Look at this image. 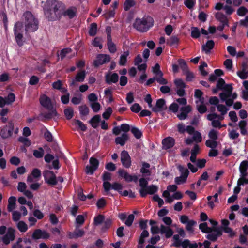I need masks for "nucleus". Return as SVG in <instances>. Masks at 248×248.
Masks as SVG:
<instances>
[{"instance_id": "46", "label": "nucleus", "mask_w": 248, "mask_h": 248, "mask_svg": "<svg viewBox=\"0 0 248 248\" xmlns=\"http://www.w3.org/2000/svg\"><path fill=\"white\" fill-rule=\"evenodd\" d=\"M135 5V1L133 0H126L124 5V9L128 11L130 8Z\"/></svg>"}, {"instance_id": "26", "label": "nucleus", "mask_w": 248, "mask_h": 248, "mask_svg": "<svg viewBox=\"0 0 248 248\" xmlns=\"http://www.w3.org/2000/svg\"><path fill=\"white\" fill-rule=\"evenodd\" d=\"M214 42L213 40H209L207 42L205 45L202 46V50L205 51L206 54L210 52L214 46Z\"/></svg>"}, {"instance_id": "4", "label": "nucleus", "mask_w": 248, "mask_h": 248, "mask_svg": "<svg viewBox=\"0 0 248 248\" xmlns=\"http://www.w3.org/2000/svg\"><path fill=\"white\" fill-rule=\"evenodd\" d=\"M233 87L231 84H227L225 91L219 94V97L222 102H225L227 106H231L233 104V100L236 99L237 94L236 93H232Z\"/></svg>"}, {"instance_id": "64", "label": "nucleus", "mask_w": 248, "mask_h": 248, "mask_svg": "<svg viewBox=\"0 0 248 248\" xmlns=\"http://www.w3.org/2000/svg\"><path fill=\"white\" fill-rule=\"evenodd\" d=\"M103 187L104 191L108 194L109 190L112 189V185L109 182H104Z\"/></svg>"}, {"instance_id": "20", "label": "nucleus", "mask_w": 248, "mask_h": 248, "mask_svg": "<svg viewBox=\"0 0 248 248\" xmlns=\"http://www.w3.org/2000/svg\"><path fill=\"white\" fill-rule=\"evenodd\" d=\"M175 144V140L171 137H167L162 140V144L164 149H168L172 147Z\"/></svg>"}, {"instance_id": "19", "label": "nucleus", "mask_w": 248, "mask_h": 248, "mask_svg": "<svg viewBox=\"0 0 248 248\" xmlns=\"http://www.w3.org/2000/svg\"><path fill=\"white\" fill-rule=\"evenodd\" d=\"M86 77V72L85 71H82L78 72L76 76L75 79H72L70 83V86H74L75 82H83Z\"/></svg>"}, {"instance_id": "27", "label": "nucleus", "mask_w": 248, "mask_h": 248, "mask_svg": "<svg viewBox=\"0 0 248 248\" xmlns=\"http://www.w3.org/2000/svg\"><path fill=\"white\" fill-rule=\"evenodd\" d=\"M16 199L15 197L11 196L8 199V205L7 209L8 211L11 212L15 209Z\"/></svg>"}, {"instance_id": "10", "label": "nucleus", "mask_w": 248, "mask_h": 248, "mask_svg": "<svg viewBox=\"0 0 248 248\" xmlns=\"http://www.w3.org/2000/svg\"><path fill=\"white\" fill-rule=\"evenodd\" d=\"M218 115L216 113H211L207 115V118L208 120L211 121V124L213 127L220 129L222 127L226 126V125H221L219 120L217 119Z\"/></svg>"}, {"instance_id": "38", "label": "nucleus", "mask_w": 248, "mask_h": 248, "mask_svg": "<svg viewBox=\"0 0 248 248\" xmlns=\"http://www.w3.org/2000/svg\"><path fill=\"white\" fill-rule=\"evenodd\" d=\"M179 41V38L177 36H173L167 40V43L170 46H174L178 44Z\"/></svg>"}, {"instance_id": "30", "label": "nucleus", "mask_w": 248, "mask_h": 248, "mask_svg": "<svg viewBox=\"0 0 248 248\" xmlns=\"http://www.w3.org/2000/svg\"><path fill=\"white\" fill-rule=\"evenodd\" d=\"M101 121V117L99 115H96L93 116L90 121L91 125L93 128H96L98 126V124Z\"/></svg>"}, {"instance_id": "47", "label": "nucleus", "mask_w": 248, "mask_h": 248, "mask_svg": "<svg viewBox=\"0 0 248 248\" xmlns=\"http://www.w3.org/2000/svg\"><path fill=\"white\" fill-rule=\"evenodd\" d=\"M97 31V25L95 23H93L90 25L89 31V33L91 36H94Z\"/></svg>"}, {"instance_id": "50", "label": "nucleus", "mask_w": 248, "mask_h": 248, "mask_svg": "<svg viewBox=\"0 0 248 248\" xmlns=\"http://www.w3.org/2000/svg\"><path fill=\"white\" fill-rule=\"evenodd\" d=\"M217 110L222 115H225L229 110L224 105L218 104L217 106Z\"/></svg>"}, {"instance_id": "1", "label": "nucleus", "mask_w": 248, "mask_h": 248, "mask_svg": "<svg viewBox=\"0 0 248 248\" xmlns=\"http://www.w3.org/2000/svg\"><path fill=\"white\" fill-rule=\"evenodd\" d=\"M46 17L50 21L59 19L63 14L64 5L56 0H48L42 5Z\"/></svg>"}, {"instance_id": "7", "label": "nucleus", "mask_w": 248, "mask_h": 248, "mask_svg": "<svg viewBox=\"0 0 248 248\" xmlns=\"http://www.w3.org/2000/svg\"><path fill=\"white\" fill-rule=\"evenodd\" d=\"M14 124L10 121L8 124L4 126L0 130V134L3 139H7L10 137L13 132Z\"/></svg>"}, {"instance_id": "8", "label": "nucleus", "mask_w": 248, "mask_h": 248, "mask_svg": "<svg viewBox=\"0 0 248 248\" xmlns=\"http://www.w3.org/2000/svg\"><path fill=\"white\" fill-rule=\"evenodd\" d=\"M90 165H87L86 167V172L92 175L94 171L97 170L99 166V161L95 158L91 157L89 160Z\"/></svg>"}, {"instance_id": "36", "label": "nucleus", "mask_w": 248, "mask_h": 248, "mask_svg": "<svg viewBox=\"0 0 248 248\" xmlns=\"http://www.w3.org/2000/svg\"><path fill=\"white\" fill-rule=\"evenodd\" d=\"M199 229L203 232L208 233L213 231V229L208 227L207 223H201L199 225Z\"/></svg>"}, {"instance_id": "48", "label": "nucleus", "mask_w": 248, "mask_h": 248, "mask_svg": "<svg viewBox=\"0 0 248 248\" xmlns=\"http://www.w3.org/2000/svg\"><path fill=\"white\" fill-rule=\"evenodd\" d=\"M152 72L155 75V76L163 75V73L160 70L159 64L156 63L152 68Z\"/></svg>"}, {"instance_id": "28", "label": "nucleus", "mask_w": 248, "mask_h": 248, "mask_svg": "<svg viewBox=\"0 0 248 248\" xmlns=\"http://www.w3.org/2000/svg\"><path fill=\"white\" fill-rule=\"evenodd\" d=\"M76 9L75 7H71L66 11H64V9L63 11L62 15L64 16H67L70 18H72L76 15Z\"/></svg>"}, {"instance_id": "57", "label": "nucleus", "mask_w": 248, "mask_h": 248, "mask_svg": "<svg viewBox=\"0 0 248 248\" xmlns=\"http://www.w3.org/2000/svg\"><path fill=\"white\" fill-rule=\"evenodd\" d=\"M206 145L212 149L215 148L217 146V142L216 140H207L206 141Z\"/></svg>"}, {"instance_id": "45", "label": "nucleus", "mask_w": 248, "mask_h": 248, "mask_svg": "<svg viewBox=\"0 0 248 248\" xmlns=\"http://www.w3.org/2000/svg\"><path fill=\"white\" fill-rule=\"evenodd\" d=\"M179 65L180 68L182 70L183 73L186 72L188 70V67L185 61L183 59H180L178 61Z\"/></svg>"}, {"instance_id": "6", "label": "nucleus", "mask_w": 248, "mask_h": 248, "mask_svg": "<svg viewBox=\"0 0 248 248\" xmlns=\"http://www.w3.org/2000/svg\"><path fill=\"white\" fill-rule=\"evenodd\" d=\"M14 35L18 45L22 46L23 45V24L20 22H17L14 28Z\"/></svg>"}, {"instance_id": "41", "label": "nucleus", "mask_w": 248, "mask_h": 248, "mask_svg": "<svg viewBox=\"0 0 248 248\" xmlns=\"http://www.w3.org/2000/svg\"><path fill=\"white\" fill-rule=\"evenodd\" d=\"M80 114L82 116H86L89 114V108L85 105H82L79 108Z\"/></svg>"}, {"instance_id": "17", "label": "nucleus", "mask_w": 248, "mask_h": 248, "mask_svg": "<svg viewBox=\"0 0 248 248\" xmlns=\"http://www.w3.org/2000/svg\"><path fill=\"white\" fill-rule=\"evenodd\" d=\"M167 108L165 104V101L163 99H159L156 101L155 106L152 108V110L154 112H160Z\"/></svg>"}, {"instance_id": "24", "label": "nucleus", "mask_w": 248, "mask_h": 248, "mask_svg": "<svg viewBox=\"0 0 248 248\" xmlns=\"http://www.w3.org/2000/svg\"><path fill=\"white\" fill-rule=\"evenodd\" d=\"M129 51L128 50H126L124 51L122 54L121 55L120 57V59L119 61V64L121 66H124L126 65L127 62V57L129 55Z\"/></svg>"}, {"instance_id": "62", "label": "nucleus", "mask_w": 248, "mask_h": 248, "mask_svg": "<svg viewBox=\"0 0 248 248\" xmlns=\"http://www.w3.org/2000/svg\"><path fill=\"white\" fill-rule=\"evenodd\" d=\"M91 107L94 112H97L100 109L101 106L98 102H93L91 103Z\"/></svg>"}, {"instance_id": "51", "label": "nucleus", "mask_w": 248, "mask_h": 248, "mask_svg": "<svg viewBox=\"0 0 248 248\" xmlns=\"http://www.w3.org/2000/svg\"><path fill=\"white\" fill-rule=\"evenodd\" d=\"M64 115L67 119H71L73 116V110L72 108H65L64 111Z\"/></svg>"}, {"instance_id": "43", "label": "nucleus", "mask_w": 248, "mask_h": 248, "mask_svg": "<svg viewBox=\"0 0 248 248\" xmlns=\"http://www.w3.org/2000/svg\"><path fill=\"white\" fill-rule=\"evenodd\" d=\"M173 239L174 240V243L173 244V246L179 247L181 246L182 247V242L180 239V237L179 234H175L173 236Z\"/></svg>"}, {"instance_id": "33", "label": "nucleus", "mask_w": 248, "mask_h": 248, "mask_svg": "<svg viewBox=\"0 0 248 248\" xmlns=\"http://www.w3.org/2000/svg\"><path fill=\"white\" fill-rule=\"evenodd\" d=\"M197 248L198 244L196 243L191 244L188 239H185L182 242L183 248Z\"/></svg>"}, {"instance_id": "32", "label": "nucleus", "mask_w": 248, "mask_h": 248, "mask_svg": "<svg viewBox=\"0 0 248 248\" xmlns=\"http://www.w3.org/2000/svg\"><path fill=\"white\" fill-rule=\"evenodd\" d=\"M73 125L83 131H85L87 129L86 126L81 121L78 120H74L73 121Z\"/></svg>"}, {"instance_id": "25", "label": "nucleus", "mask_w": 248, "mask_h": 248, "mask_svg": "<svg viewBox=\"0 0 248 248\" xmlns=\"http://www.w3.org/2000/svg\"><path fill=\"white\" fill-rule=\"evenodd\" d=\"M84 233V231L83 230L76 228L73 233H69V237L70 238H76L82 237Z\"/></svg>"}, {"instance_id": "12", "label": "nucleus", "mask_w": 248, "mask_h": 248, "mask_svg": "<svg viewBox=\"0 0 248 248\" xmlns=\"http://www.w3.org/2000/svg\"><path fill=\"white\" fill-rule=\"evenodd\" d=\"M50 237V234L46 231H42L41 229H36L32 234V238L33 239H48Z\"/></svg>"}, {"instance_id": "21", "label": "nucleus", "mask_w": 248, "mask_h": 248, "mask_svg": "<svg viewBox=\"0 0 248 248\" xmlns=\"http://www.w3.org/2000/svg\"><path fill=\"white\" fill-rule=\"evenodd\" d=\"M160 232L165 234L166 238L170 237L173 234V230L169 226L161 225L160 228Z\"/></svg>"}, {"instance_id": "44", "label": "nucleus", "mask_w": 248, "mask_h": 248, "mask_svg": "<svg viewBox=\"0 0 248 248\" xmlns=\"http://www.w3.org/2000/svg\"><path fill=\"white\" fill-rule=\"evenodd\" d=\"M191 36L193 38H198L200 36V31L197 27H192Z\"/></svg>"}, {"instance_id": "55", "label": "nucleus", "mask_w": 248, "mask_h": 248, "mask_svg": "<svg viewBox=\"0 0 248 248\" xmlns=\"http://www.w3.org/2000/svg\"><path fill=\"white\" fill-rule=\"evenodd\" d=\"M187 180V178L183 176H180L175 178V183L177 185H180L185 183Z\"/></svg>"}, {"instance_id": "42", "label": "nucleus", "mask_w": 248, "mask_h": 248, "mask_svg": "<svg viewBox=\"0 0 248 248\" xmlns=\"http://www.w3.org/2000/svg\"><path fill=\"white\" fill-rule=\"evenodd\" d=\"M197 224L196 222L193 220H190L186 224V229L190 232H193L194 231L193 226L196 225Z\"/></svg>"}, {"instance_id": "14", "label": "nucleus", "mask_w": 248, "mask_h": 248, "mask_svg": "<svg viewBox=\"0 0 248 248\" xmlns=\"http://www.w3.org/2000/svg\"><path fill=\"white\" fill-rule=\"evenodd\" d=\"M118 174L121 177H123L125 181L127 182L132 181L136 182L138 180V177L136 175H130L124 170H119L118 171Z\"/></svg>"}, {"instance_id": "18", "label": "nucleus", "mask_w": 248, "mask_h": 248, "mask_svg": "<svg viewBox=\"0 0 248 248\" xmlns=\"http://www.w3.org/2000/svg\"><path fill=\"white\" fill-rule=\"evenodd\" d=\"M191 110V108L189 105L182 107L180 108V113L177 114L178 118L181 120L186 119L187 116V114Z\"/></svg>"}, {"instance_id": "63", "label": "nucleus", "mask_w": 248, "mask_h": 248, "mask_svg": "<svg viewBox=\"0 0 248 248\" xmlns=\"http://www.w3.org/2000/svg\"><path fill=\"white\" fill-rule=\"evenodd\" d=\"M149 194H154L158 190V187L155 185H150L147 187Z\"/></svg>"}, {"instance_id": "54", "label": "nucleus", "mask_w": 248, "mask_h": 248, "mask_svg": "<svg viewBox=\"0 0 248 248\" xmlns=\"http://www.w3.org/2000/svg\"><path fill=\"white\" fill-rule=\"evenodd\" d=\"M130 109L133 112L138 113L141 110V107L138 103H134L130 107Z\"/></svg>"}, {"instance_id": "56", "label": "nucleus", "mask_w": 248, "mask_h": 248, "mask_svg": "<svg viewBox=\"0 0 248 248\" xmlns=\"http://www.w3.org/2000/svg\"><path fill=\"white\" fill-rule=\"evenodd\" d=\"M44 155V150L42 148H39L33 151V155L36 158H41Z\"/></svg>"}, {"instance_id": "9", "label": "nucleus", "mask_w": 248, "mask_h": 248, "mask_svg": "<svg viewBox=\"0 0 248 248\" xmlns=\"http://www.w3.org/2000/svg\"><path fill=\"white\" fill-rule=\"evenodd\" d=\"M43 175L45 182L51 185H55L57 184L56 177L53 171L46 170L43 172Z\"/></svg>"}, {"instance_id": "31", "label": "nucleus", "mask_w": 248, "mask_h": 248, "mask_svg": "<svg viewBox=\"0 0 248 248\" xmlns=\"http://www.w3.org/2000/svg\"><path fill=\"white\" fill-rule=\"evenodd\" d=\"M208 233L209 234L207 235V238L213 241L216 240L218 236L221 235V233L219 231H216L213 232H212Z\"/></svg>"}, {"instance_id": "29", "label": "nucleus", "mask_w": 248, "mask_h": 248, "mask_svg": "<svg viewBox=\"0 0 248 248\" xmlns=\"http://www.w3.org/2000/svg\"><path fill=\"white\" fill-rule=\"evenodd\" d=\"M119 79V76L116 73H113L106 76L107 82L110 84L111 83H116Z\"/></svg>"}, {"instance_id": "37", "label": "nucleus", "mask_w": 248, "mask_h": 248, "mask_svg": "<svg viewBox=\"0 0 248 248\" xmlns=\"http://www.w3.org/2000/svg\"><path fill=\"white\" fill-rule=\"evenodd\" d=\"M216 17L221 23H228L226 16L221 12H217L216 15Z\"/></svg>"}, {"instance_id": "15", "label": "nucleus", "mask_w": 248, "mask_h": 248, "mask_svg": "<svg viewBox=\"0 0 248 248\" xmlns=\"http://www.w3.org/2000/svg\"><path fill=\"white\" fill-rule=\"evenodd\" d=\"M121 160L123 165L126 168H129L131 166V158L128 152L125 150L121 153Z\"/></svg>"}, {"instance_id": "11", "label": "nucleus", "mask_w": 248, "mask_h": 248, "mask_svg": "<svg viewBox=\"0 0 248 248\" xmlns=\"http://www.w3.org/2000/svg\"><path fill=\"white\" fill-rule=\"evenodd\" d=\"M15 237V230L11 228H9L6 234L2 238V241L5 245H8L14 240Z\"/></svg>"}, {"instance_id": "61", "label": "nucleus", "mask_w": 248, "mask_h": 248, "mask_svg": "<svg viewBox=\"0 0 248 248\" xmlns=\"http://www.w3.org/2000/svg\"><path fill=\"white\" fill-rule=\"evenodd\" d=\"M71 52V49L69 48H66L62 49L61 51L60 56L61 57V59H63L65 57H66L67 54L70 53Z\"/></svg>"}, {"instance_id": "49", "label": "nucleus", "mask_w": 248, "mask_h": 248, "mask_svg": "<svg viewBox=\"0 0 248 248\" xmlns=\"http://www.w3.org/2000/svg\"><path fill=\"white\" fill-rule=\"evenodd\" d=\"M131 131L137 139H140L142 136L141 131L136 127H132L131 129Z\"/></svg>"}, {"instance_id": "58", "label": "nucleus", "mask_w": 248, "mask_h": 248, "mask_svg": "<svg viewBox=\"0 0 248 248\" xmlns=\"http://www.w3.org/2000/svg\"><path fill=\"white\" fill-rule=\"evenodd\" d=\"M112 113V109L111 108L108 107L106 109L105 111L103 113L102 116L104 119H108L110 117Z\"/></svg>"}, {"instance_id": "40", "label": "nucleus", "mask_w": 248, "mask_h": 248, "mask_svg": "<svg viewBox=\"0 0 248 248\" xmlns=\"http://www.w3.org/2000/svg\"><path fill=\"white\" fill-rule=\"evenodd\" d=\"M17 227L20 232H26L28 228L27 225L23 221H19L17 224Z\"/></svg>"}, {"instance_id": "52", "label": "nucleus", "mask_w": 248, "mask_h": 248, "mask_svg": "<svg viewBox=\"0 0 248 248\" xmlns=\"http://www.w3.org/2000/svg\"><path fill=\"white\" fill-rule=\"evenodd\" d=\"M5 98L6 99L7 105H8L11 104L13 102L15 101L16 97L14 93H10Z\"/></svg>"}, {"instance_id": "22", "label": "nucleus", "mask_w": 248, "mask_h": 248, "mask_svg": "<svg viewBox=\"0 0 248 248\" xmlns=\"http://www.w3.org/2000/svg\"><path fill=\"white\" fill-rule=\"evenodd\" d=\"M41 171L37 169H34L31 171V175H29L27 177V181L28 183L32 182L33 181V178L38 179L41 176Z\"/></svg>"}, {"instance_id": "60", "label": "nucleus", "mask_w": 248, "mask_h": 248, "mask_svg": "<svg viewBox=\"0 0 248 248\" xmlns=\"http://www.w3.org/2000/svg\"><path fill=\"white\" fill-rule=\"evenodd\" d=\"M227 85H225V81L222 78H219L217 81V87L219 89L224 90Z\"/></svg>"}, {"instance_id": "35", "label": "nucleus", "mask_w": 248, "mask_h": 248, "mask_svg": "<svg viewBox=\"0 0 248 248\" xmlns=\"http://www.w3.org/2000/svg\"><path fill=\"white\" fill-rule=\"evenodd\" d=\"M223 71L220 69H216L214 74H212L209 77V80L214 82L217 80V77L223 75Z\"/></svg>"}, {"instance_id": "34", "label": "nucleus", "mask_w": 248, "mask_h": 248, "mask_svg": "<svg viewBox=\"0 0 248 248\" xmlns=\"http://www.w3.org/2000/svg\"><path fill=\"white\" fill-rule=\"evenodd\" d=\"M177 169L181 173L180 176H183L187 178L189 173V171L187 168L184 167L182 165H179L177 166Z\"/></svg>"}, {"instance_id": "2", "label": "nucleus", "mask_w": 248, "mask_h": 248, "mask_svg": "<svg viewBox=\"0 0 248 248\" xmlns=\"http://www.w3.org/2000/svg\"><path fill=\"white\" fill-rule=\"evenodd\" d=\"M39 101L41 106L49 110L48 112H43L41 114V116L44 118L51 119L57 115L54 104L49 97L46 94H43L40 96Z\"/></svg>"}, {"instance_id": "23", "label": "nucleus", "mask_w": 248, "mask_h": 248, "mask_svg": "<svg viewBox=\"0 0 248 248\" xmlns=\"http://www.w3.org/2000/svg\"><path fill=\"white\" fill-rule=\"evenodd\" d=\"M128 139V137L127 134L126 133H123L121 136L116 138L115 142L117 144H120L121 146H124Z\"/></svg>"}, {"instance_id": "3", "label": "nucleus", "mask_w": 248, "mask_h": 248, "mask_svg": "<svg viewBox=\"0 0 248 248\" xmlns=\"http://www.w3.org/2000/svg\"><path fill=\"white\" fill-rule=\"evenodd\" d=\"M22 20L25 26L26 33L34 32L38 28V20L29 11L25 12L22 16Z\"/></svg>"}, {"instance_id": "59", "label": "nucleus", "mask_w": 248, "mask_h": 248, "mask_svg": "<svg viewBox=\"0 0 248 248\" xmlns=\"http://www.w3.org/2000/svg\"><path fill=\"white\" fill-rule=\"evenodd\" d=\"M123 188V186L122 184L117 182L114 183L112 184V189L119 192H121V190Z\"/></svg>"}, {"instance_id": "16", "label": "nucleus", "mask_w": 248, "mask_h": 248, "mask_svg": "<svg viewBox=\"0 0 248 248\" xmlns=\"http://www.w3.org/2000/svg\"><path fill=\"white\" fill-rule=\"evenodd\" d=\"M192 135L191 138L189 137L186 140L185 142L186 144H191L193 142L199 143L202 141V137L200 132L195 131Z\"/></svg>"}, {"instance_id": "5", "label": "nucleus", "mask_w": 248, "mask_h": 248, "mask_svg": "<svg viewBox=\"0 0 248 248\" xmlns=\"http://www.w3.org/2000/svg\"><path fill=\"white\" fill-rule=\"evenodd\" d=\"M153 20L149 17L136 19L133 24V27L140 32L147 31L153 25Z\"/></svg>"}, {"instance_id": "39", "label": "nucleus", "mask_w": 248, "mask_h": 248, "mask_svg": "<svg viewBox=\"0 0 248 248\" xmlns=\"http://www.w3.org/2000/svg\"><path fill=\"white\" fill-rule=\"evenodd\" d=\"M150 165L149 163L143 162L142 163V167L140 171L142 174H146L147 175H150V172L149 171V168H150Z\"/></svg>"}, {"instance_id": "13", "label": "nucleus", "mask_w": 248, "mask_h": 248, "mask_svg": "<svg viewBox=\"0 0 248 248\" xmlns=\"http://www.w3.org/2000/svg\"><path fill=\"white\" fill-rule=\"evenodd\" d=\"M110 61V57L107 54H99L94 61V65L97 67Z\"/></svg>"}, {"instance_id": "53", "label": "nucleus", "mask_w": 248, "mask_h": 248, "mask_svg": "<svg viewBox=\"0 0 248 248\" xmlns=\"http://www.w3.org/2000/svg\"><path fill=\"white\" fill-rule=\"evenodd\" d=\"M218 132L217 130L213 129H211L208 134L209 137L213 140H217V139Z\"/></svg>"}]
</instances>
